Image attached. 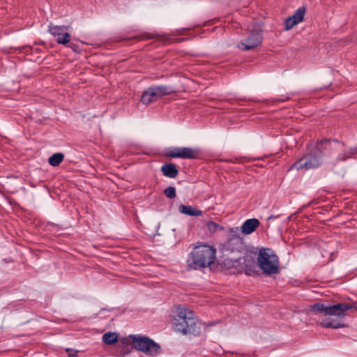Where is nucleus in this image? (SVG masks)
Masks as SVG:
<instances>
[{"label": "nucleus", "instance_id": "obj_12", "mask_svg": "<svg viewBox=\"0 0 357 357\" xmlns=\"http://www.w3.org/2000/svg\"><path fill=\"white\" fill-rule=\"evenodd\" d=\"M68 27L66 26L54 25L50 23L49 32L54 37H56V42L59 44L66 45L70 40V35L68 33Z\"/></svg>", "mask_w": 357, "mask_h": 357}, {"label": "nucleus", "instance_id": "obj_10", "mask_svg": "<svg viewBox=\"0 0 357 357\" xmlns=\"http://www.w3.org/2000/svg\"><path fill=\"white\" fill-rule=\"evenodd\" d=\"M172 92V89L167 86H158L151 87L145 91L141 100L143 104L149 105L152 102H155L161 97L168 95Z\"/></svg>", "mask_w": 357, "mask_h": 357}, {"label": "nucleus", "instance_id": "obj_11", "mask_svg": "<svg viewBox=\"0 0 357 357\" xmlns=\"http://www.w3.org/2000/svg\"><path fill=\"white\" fill-rule=\"evenodd\" d=\"M262 39L261 30L259 27L255 28L245 39V42L241 43L238 47L245 51L254 49L261 44Z\"/></svg>", "mask_w": 357, "mask_h": 357}, {"label": "nucleus", "instance_id": "obj_21", "mask_svg": "<svg viewBox=\"0 0 357 357\" xmlns=\"http://www.w3.org/2000/svg\"><path fill=\"white\" fill-rule=\"evenodd\" d=\"M164 193L168 198L172 199L176 196V190L174 187H169L165 190Z\"/></svg>", "mask_w": 357, "mask_h": 357}, {"label": "nucleus", "instance_id": "obj_13", "mask_svg": "<svg viewBox=\"0 0 357 357\" xmlns=\"http://www.w3.org/2000/svg\"><path fill=\"white\" fill-rule=\"evenodd\" d=\"M306 12V9L304 6L298 8L294 13L286 19L285 23V30H290L295 25L301 22L303 19Z\"/></svg>", "mask_w": 357, "mask_h": 357}, {"label": "nucleus", "instance_id": "obj_3", "mask_svg": "<svg viewBox=\"0 0 357 357\" xmlns=\"http://www.w3.org/2000/svg\"><path fill=\"white\" fill-rule=\"evenodd\" d=\"M216 258V250L207 244H199L190 252L188 262L193 269L206 268L213 264Z\"/></svg>", "mask_w": 357, "mask_h": 357}, {"label": "nucleus", "instance_id": "obj_14", "mask_svg": "<svg viewBox=\"0 0 357 357\" xmlns=\"http://www.w3.org/2000/svg\"><path fill=\"white\" fill-rule=\"evenodd\" d=\"M260 225V222L257 218H251L246 220L242 225L240 229L243 234L248 235L254 232Z\"/></svg>", "mask_w": 357, "mask_h": 357}, {"label": "nucleus", "instance_id": "obj_20", "mask_svg": "<svg viewBox=\"0 0 357 357\" xmlns=\"http://www.w3.org/2000/svg\"><path fill=\"white\" fill-rule=\"evenodd\" d=\"M207 228L211 233L216 232L218 230H223V227L215 222H209Z\"/></svg>", "mask_w": 357, "mask_h": 357}, {"label": "nucleus", "instance_id": "obj_6", "mask_svg": "<svg viewBox=\"0 0 357 357\" xmlns=\"http://www.w3.org/2000/svg\"><path fill=\"white\" fill-rule=\"evenodd\" d=\"M200 328L193 311L180 306V333L184 335L196 336L200 333Z\"/></svg>", "mask_w": 357, "mask_h": 357}, {"label": "nucleus", "instance_id": "obj_23", "mask_svg": "<svg viewBox=\"0 0 357 357\" xmlns=\"http://www.w3.org/2000/svg\"><path fill=\"white\" fill-rule=\"evenodd\" d=\"M169 155L174 157V158H178V151H176L174 153L169 154Z\"/></svg>", "mask_w": 357, "mask_h": 357}, {"label": "nucleus", "instance_id": "obj_16", "mask_svg": "<svg viewBox=\"0 0 357 357\" xmlns=\"http://www.w3.org/2000/svg\"><path fill=\"white\" fill-rule=\"evenodd\" d=\"M181 212L190 216H202L203 212L192 206L180 205Z\"/></svg>", "mask_w": 357, "mask_h": 357}, {"label": "nucleus", "instance_id": "obj_17", "mask_svg": "<svg viewBox=\"0 0 357 357\" xmlns=\"http://www.w3.org/2000/svg\"><path fill=\"white\" fill-rule=\"evenodd\" d=\"M161 171L165 176L169 178L176 177L178 173L176 167L172 164H165L162 165Z\"/></svg>", "mask_w": 357, "mask_h": 357}, {"label": "nucleus", "instance_id": "obj_1", "mask_svg": "<svg viewBox=\"0 0 357 357\" xmlns=\"http://www.w3.org/2000/svg\"><path fill=\"white\" fill-rule=\"evenodd\" d=\"M310 310L315 313H321L326 316H334L335 319L327 318L321 322L324 328H340L344 326L342 319L346 312L351 309H357L356 303H339L335 305L316 303L309 306Z\"/></svg>", "mask_w": 357, "mask_h": 357}, {"label": "nucleus", "instance_id": "obj_7", "mask_svg": "<svg viewBox=\"0 0 357 357\" xmlns=\"http://www.w3.org/2000/svg\"><path fill=\"white\" fill-rule=\"evenodd\" d=\"M247 250V245L243 238L240 236L238 227L230 228L228 230V238L226 242L222 245V250L224 252L231 254H242Z\"/></svg>", "mask_w": 357, "mask_h": 357}, {"label": "nucleus", "instance_id": "obj_25", "mask_svg": "<svg viewBox=\"0 0 357 357\" xmlns=\"http://www.w3.org/2000/svg\"><path fill=\"white\" fill-rule=\"evenodd\" d=\"M181 35H182V33H181V31H180V39H179L180 43H181L182 40H185V38H181Z\"/></svg>", "mask_w": 357, "mask_h": 357}, {"label": "nucleus", "instance_id": "obj_15", "mask_svg": "<svg viewBox=\"0 0 357 357\" xmlns=\"http://www.w3.org/2000/svg\"><path fill=\"white\" fill-rule=\"evenodd\" d=\"M199 155V150L197 149L183 147L180 148V158H197Z\"/></svg>", "mask_w": 357, "mask_h": 357}, {"label": "nucleus", "instance_id": "obj_24", "mask_svg": "<svg viewBox=\"0 0 357 357\" xmlns=\"http://www.w3.org/2000/svg\"><path fill=\"white\" fill-rule=\"evenodd\" d=\"M289 99V98H278L277 100L278 101H280V102H284L286 100H287Z\"/></svg>", "mask_w": 357, "mask_h": 357}, {"label": "nucleus", "instance_id": "obj_8", "mask_svg": "<svg viewBox=\"0 0 357 357\" xmlns=\"http://www.w3.org/2000/svg\"><path fill=\"white\" fill-rule=\"evenodd\" d=\"M243 258L238 257L234 260L226 259L224 262L225 266L233 268L236 272L243 271L247 275H252L255 273V261L252 252L246 251L243 253Z\"/></svg>", "mask_w": 357, "mask_h": 357}, {"label": "nucleus", "instance_id": "obj_5", "mask_svg": "<svg viewBox=\"0 0 357 357\" xmlns=\"http://www.w3.org/2000/svg\"><path fill=\"white\" fill-rule=\"evenodd\" d=\"M257 264L266 275L277 274L280 271L279 258L271 248H262L259 250Z\"/></svg>", "mask_w": 357, "mask_h": 357}, {"label": "nucleus", "instance_id": "obj_18", "mask_svg": "<svg viewBox=\"0 0 357 357\" xmlns=\"http://www.w3.org/2000/svg\"><path fill=\"white\" fill-rule=\"evenodd\" d=\"M119 335L115 332L106 333L102 335V341L107 344H113L118 340Z\"/></svg>", "mask_w": 357, "mask_h": 357}, {"label": "nucleus", "instance_id": "obj_22", "mask_svg": "<svg viewBox=\"0 0 357 357\" xmlns=\"http://www.w3.org/2000/svg\"><path fill=\"white\" fill-rule=\"evenodd\" d=\"M68 357H77V351L71 349H66Z\"/></svg>", "mask_w": 357, "mask_h": 357}, {"label": "nucleus", "instance_id": "obj_2", "mask_svg": "<svg viewBox=\"0 0 357 357\" xmlns=\"http://www.w3.org/2000/svg\"><path fill=\"white\" fill-rule=\"evenodd\" d=\"M130 344L136 350L150 356H156L161 352L160 346L149 337L140 335H130L120 340L119 346L121 349L117 356L124 357L128 354L130 352L128 347Z\"/></svg>", "mask_w": 357, "mask_h": 357}, {"label": "nucleus", "instance_id": "obj_19", "mask_svg": "<svg viewBox=\"0 0 357 357\" xmlns=\"http://www.w3.org/2000/svg\"><path fill=\"white\" fill-rule=\"evenodd\" d=\"M64 155L61 153H56L49 158V163L54 167L58 166L63 160Z\"/></svg>", "mask_w": 357, "mask_h": 357}, {"label": "nucleus", "instance_id": "obj_4", "mask_svg": "<svg viewBox=\"0 0 357 357\" xmlns=\"http://www.w3.org/2000/svg\"><path fill=\"white\" fill-rule=\"evenodd\" d=\"M322 147L324 149V144H321L320 142L317 144L292 164L289 170L307 172L321 167L323 163Z\"/></svg>", "mask_w": 357, "mask_h": 357}, {"label": "nucleus", "instance_id": "obj_9", "mask_svg": "<svg viewBox=\"0 0 357 357\" xmlns=\"http://www.w3.org/2000/svg\"><path fill=\"white\" fill-rule=\"evenodd\" d=\"M320 144H324V149H329L338 152L335 158V162H344L347 159L352 158L357 153V146L346 149L344 143L337 140L324 139L320 142Z\"/></svg>", "mask_w": 357, "mask_h": 357}]
</instances>
